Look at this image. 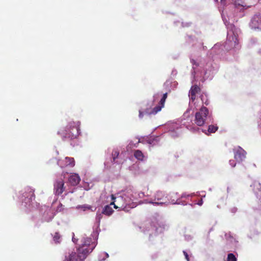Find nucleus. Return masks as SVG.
<instances>
[{"label":"nucleus","mask_w":261,"mask_h":261,"mask_svg":"<svg viewBox=\"0 0 261 261\" xmlns=\"http://www.w3.org/2000/svg\"><path fill=\"white\" fill-rule=\"evenodd\" d=\"M81 246L77 249L78 259L84 261L89 253H91L96 246V242L90 238H84Z\"/></svg>","instance_id":"nucleus-1"},{"label":"nucleus","mask_w":261,"mask_h":261,"mask_svg":"<svg viewBox=\"0 0 261 261\" xmlns=\"http://www.w3.org/2000/svg\"><path fill=\"white\" fill-rule=\"evenodd\" d=\"M80 122H70L66 126L65 130L62 132H58L63 139L73 140L76 138L80 135Z\"/></svg>","instance_id":"nucleus-2"},{"label":"nucleus","mask_w":261,"mask_h":261,"mask_svg":"<svg viewBox=\"0 0 261 261\" xmlns=\"http://www.w3.org/2000/svg\"><path fill=\"white\" fill-rule=\"evenodd\" d=\"M208 114V110L205 107H202L199 111L195 114V123L199 126H203Z\"/></svg>","instance_id":"nucleus-3"},{"label":"nucleus","mask_w":261,"mask_h":261,"mask_svg":"<svg viewBox=\"0 0 261 261\" xmlns=\"http://www.w3.org/2000/svg\"><path fill=\"white\" fill-rule=\"evenodd\" d=\"M58 164L62 168L73 167L75 165V162L73 158L66 157L64 159L59 160Z\"/></svg>","instance_id":"nucleus-4"},{"label":"nucleus","mask_w":261,"mask_h":261,"mask_svg":"<svg viewBox=\"0 0 261 261\" xmlns=\"http://www.w3.org/2000/svg\"><path fill=\"white\" fill-rule=\"evenodd\" d=\"M167 98V93L163 94L162 98L160 100L159 105L155 107L150 112H147L149 115H155L161 111L162 109L164 107L166 99Z\"/></svg>","instance_id":"nucleus-5"},{"label":"nucleus","mask_w":261,"mask_h":261,"mask_svg":"<svg viewBox=\"0 0 261 261\" xmlns=\"http://www.w3.org/2000/svg\"><path fill=\"white\" fill-rule=\"evenodd\" d=\"M234 157L238 162H242L246 158V152L241 147L233 150Z\"/></svg>","instance_id":"nucleus-6"},{"label":"nucleus","mask_w":261,"mask_h":261,"mask_svg":"<svg viewBox=\"0 0 261 261\" xmlns=\"http://www.w3.org/2000/svg\"><path fill=\"white\" fill-rule=\"evenodd\" d=\"M154 198L155 200H156L157 201H150L149 203L155 205H162L163 204L167 202L166 197H165L164 192L162 191H158L154 195Z\"/></svg>","instance_id":"nucleus-7"},{"label":"nucleus","mask_w":261,"mask_h":261,"mask_svg":"<svg viewBox=\"0 0 261 261\" xmlns=\"http://www.w3.org/2000/svg\"><path fill=\"white\" fill-rule=\"evenodd\" d=\"M64 182L63 179L57 180L54 184V192L56 195H61L64 191Z\"/></svg>","instance_id":"nucleus-8"},{"label":"nucleus","mask_w":261,"mask_h":261,"mask_svg":"<svg viewBox=\"0 0 261 261\" xmlns=\"http://www.w3.org/2000/svg\"><path fill=\"white\" fill-rule=\"evenodd\" d=\"M200 91V88L199 86L195 85L192 86L189 91V96L190 99L194 101L196 99V95Z\"/></svg>","instance_id":"nucleus-9"},{"label":"nucleus","mask_w":261,"mask_h":261,"mask_svg":"<svg viewBox=\"0 0 261 261\" xmlns=\"http://www.w3.org/2000/svg\"><path fill=\"white\" fill-rule=\"evenodd\" d=\"M233 4L236 9L240 11L243 10L247 8L249 6H247L243 0H233Z\"/></svg>","instance_id":"nucleus-10"},{"label":"nucleus","mask_w":261,"mask_h":261,"mask_svg":"<svg viewBox=\"0 0 261 261\" xmlns=\"http://www.w3.org/2000/svg\"><path fill=\"white\" fill-rule=\"evenodd\" d=\"M68 181L71 185L76 186L80 183L81 178L77 174L73 173L70 176Z\"/></svg>","instance_id":"nucleus-11"},{"label":"nucleus","mask_w":261,"mask_h":261,"mask_svg":"<svg viewBox=\"0 0 261 261\" xmlns=\"http://www.w3.org/2000/svg\"><path fill=\"white\" fill-rule=\"evenodd\" d=\"M250 25L254 29H261V17H252Z\"/></svg>","instance_id":"nucleus-12"},{"label":"nucleus","mask_w":261,"mask_h":261,"mask_svg":"<svg viewBox=\"0 0 261 261\" xmlns=\"http://www.w3.org/2000/svg\"><path fill=\"white\" fill-rule=\"evenodd\" d=\"M79 253L72 252L68 256H66L64 261H81L82 259H78Z\"/></svg>","instance_id":"nucleus-13"},{"label":"nucleus","mask_w":261,"mask_h":261,"mask_svg":"<svg viewBox=\"0 0 261 261\" xmlns=\"http://www.w3.org/2000/svg\"><path fill=\"white\" fill-rule=\"evenodd\" d=\"M24 197L28 198L29 200H32L35 198L34 191L31 188L28 187L25 189V193H24Z\"/></svg>","instance_id":"nucleus-14"},{"label":"nucleus","mask_w":261,"mask_h":261,"mask_svg":"<svg viewBox=\"0 0 261 261\" xmlns=\"http://www.w3.org/2000/svg\"><path fill=\"white\" fill-rule=\"evenodd\" d=\"M134 157L139 161H143L145 158L143 153L140 150H135L134 151Z\"/></svg>","instance_id":"nucleus-15"},{"label":"nucleus","mask_w":261,"mask_h":261,"mask_svg":"<svg viewBox=\"0 0 261 261\" xmlns=\"http://www.w3.org/2000/svg\"><path fill=\"white\" fill-rule=\"evenodd\" d=\"M114 210L113 208L109 205H106L103 208L102 214L106 215L107 216H110L113 213Z\"/></svg>","instance_id":"nucleus-16"},{"label":"nucleus","mask_w":261,"mask_h":261,"mask_svg":"<svg viewBox=\"0 0 261 261\" xmlns=\"http://www.w3.org/2000/svg\"><path fill=\"white\" fill-rule=\"evenodd\" d=\"M77 208H82L83 210V211H85L86 210H91V211L92 212H94L96 210V208H94V210L92 209V207L89 205H88V204H84V205H79L77 206Z\"/></svg>","instance_id":"nucleus-17"},{"label":"nucleus","mask_w":261,"mask_h":261,"mask_svg":"<svg viewBox=\"0 0 261 261\" xmlns=\"http://www.w3.org/2000/svg\"><path fill=\"white\" fill-rule=\"evenodd\" d=\"M218 126L213 125L208 126L207 132L208 133H214L218 130Z\"/></svg>","instance_id":"nucleus-18"},{"label":"nucleus","mask_w":261,"mask_h":261,"mask_svg":"<svg viewBox=\"0 0 261 261\" xmlns=\"http://www.w3.org/2000/svg\"><path fill=\"white\" fill-rule=\"evenodd\" d=\"M53 239L56 243H59L60 242L61 235L59 232H55L53 236Z\"/></svg>","instance_id":"nucleus-19"},{"label":"nucleus","mask_w":261,"mask_h":261,"mask_svg":"<svg viewBox=\"0 0 261 261\" xmlns=\"http://www.w3.org/2000/svg\"><path fill=\"white\" fill-rule=\"evenodd\" d=\"M227 261H237V258L233 254L229 253L227 255Z\"/></svg>","instance_id":"nucleus-20"},{"label":"nucleus","mask_w":261,"mask_h":261,"mask_svg":"<svg viewBox=\"0 0 261 261\" xmlns=\"http://www.w3.org/2000/svg\"><path fill=\"white\" fill-rule=\"evenodd\" d=\"M254 188H256L258 189L259 192L260 194V199H261V184L258 182H254L253 184ZM261 202V200H260Z\"/></svg>","instance_id":"nucleus-21"},{"label":"nucleus","mask_w":261,"mask_h":261,"mask_svg":"<svg viewBox=\"0 0 261 261\" xmlns=\"http://www.w3.org/2000/svg\"><path fill=\"white\" fill-rule=\"evenodd\" d=\"M119 152L117 150H113L112 152V156H113V162L115 161V160L118 158L119 155Z\"/></svg>","instance_id":"nucleus-22"},{"label":"nucleus","mask_w":261,"mask_h":261,"mask_svg":"<svg viewBox=\"0 0 261 261\" xmlns=\"http://www.w3.org/2000/svg\"><path fill=\"white\" fill-rule=\"evenodd\" d=\"M191 63L193 65V68L194 69L195 67L199 66V64L194 59H191Z\"/></svg>","instance_id":"nucleus-23"},{"label":"nucleus","mask_w":261,"mask_h":261,"mask_svg":"<svg viewBox=\"0 0 261 261\" xmlns=\"http://www.w3.org/2000/svg\"><path fill=\"white\" fill-rule=\"evenodd\" d=\"M189 129L193 132H196L199 130V128L196 126H193L191 127L190 128H189Z\"/></svg>","instance_id":"nucleus-24"},{"label":"nucleus","mask_w":261,"mask_h":261,"mask_svg":"<svg viewBox=\"0 0 261 261\" xmlns=\"http://www.w3.org/2000/svg\"><path fill=\"white\" fill-rule=\"evenodd\" d=\"M229 164L232 167H234L236 165V163L234 160H233L229 161Z\"/></svg>","instance_id":"nucleus-25"},{"label":"nucleus","mask_w":261,"mask_h":261,"mask_svg":"<svg viewBox=\"0 0 261 261\" xmlns=\"http://www.w3.org/2000/svg\"><path fill=\"white\" fill-rule=\"evenodd\" d=\"M183 253L185 256V258L186 259H187V261H189L190 260V259H189V255L187 253V252L185 251H183Z\"/></svg>","instance_id":"nucleus-26"},{"label":"nucleus","mask_w":261,"mask_h":261,"mask_svg":"<svg viewBox=\"0 0 261 261\" xmlns=\"http://www.w3.org/2000/svg\"><path fill=\"white\" fill-rule=\"evenodd\" d=\"M155 140L154 139H151V138H149L147 141V143L150 144H153V141Z\"/></svg>","instance_id":"nucleus-27"},{"label":"nucleus","mask_w":261,"mask_h":261,"mask_svg":"<svg viewBox=\"0 0 261 261\" xmlns=\"http://www.w3.org/2000/svg\"><path fill=\"white\" fill-rule=\"evenodd\" d=\"M139 117L140 118H142L143 117V112L141 111H139Z\"/></svg>","instance_id":"nucleus-28"},{"label":"nucleus","mask_w":261,"mask_h":261,"mask_svg":"<svg viewBox=\"0 0 261 261\" xmlns=\"http://www.w3.org/2000/svg\"><path fill=\"white\" fill-rule=\"evenodd\" d=\"M110 205H114V207L115 208L117 209L118 208V206L117 205H116L114 203V202H112L111 203H110Z\"/></svg>","instance_id":"nucleus-29"},{"label":"nucleus","mask_w":261,"mask_h":261,"mask_svg":"<svg viewBox=\"0 0 261 261\" xmlns=\"http://www.w3.org/2000/svg\"><path fill=\"white\" fill-rule=\"evenodd\" d=\"M101 217V214H99V216H97V217H98L99 220L100 219Z\"/></svg>","instance_id":"nucleus-30"},{"label":"nucleus","mask_w":261,"mask_h":261,"mask_svg":"<svg viewBox=\"0 0 261 261\" xmlns=\"http://www.w3.org/2000/svg\"><path fill=\"white\" fill-rule=\"evenodd\" d=\"M202 200H201L200 202H199L198 203V204H199V205H201L202 204Z\"/></svg>","instance_id":"nucleus-31"},{"label":"nucleus","mask_w":261,"mask_h":261,"mask_svg":"<svg viewBox=\"0 0 261 261\" xmlns=\"http://www.w3.org/2000/svg\"><path fill=\"white\" fill-rule=\"evenodd\" d=\"M112 199H115V197H114L113 195H112Z\"/></svg>","instance_id":"nucleus-32"},{"label":"nucleus","mask_w":261,"mask_h":261,"mask_svg":"<svg viewBox=\"0 0 261 261\" xmlns=\"http://www.w3.org/2000/svg\"><path fill=\"white\" fill-rule=\"evenodd\" d=\"M203 132H204V133L205 134H206L207 135H208V133H207L206 132H205V131H204V130H203Z\"/></svg>","instance_id":"nucleus-33"},{"label":"nucleus","mask_w":261,"mask_h":261,"mask_svg":"<svg viewBox=\"0 0 261 261\" xmlns=\"http://www.w3.org/2000/svg\"><path fill=\"white\" fill-rule=\"evenodd\" d=\"M225 21H226V17H225V19H223V21H224L225 22Z\"/></svg>","instance_id":"nucleus-34"},{"label":"nucleus","mask_w":261,"mask_h":261,"mask_svg":"<svg viewBox=\"0 0 261 261\" xmlns=\"http://www.w3.org/2000/svg\"><path fill=\"white\" fill-rule=\"evenodd\" d=\"M221 2H225L226 0H221Z\"/></svg>","instance_id":"nucleus-35"}]
</instances>
